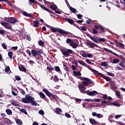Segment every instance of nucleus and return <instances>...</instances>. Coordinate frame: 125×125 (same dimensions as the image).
<instances>
[{
	"label": "nucleus",
	"instance_id": "nucleus-56",
	"mask_svg": "<svg viewBox=\"0 0 125 125\" xmlns=\"http://www.w3.org/2000/svg\"><path fill=\"white\" fill-rule=\"evenodd\" d=\"M77 17L78 18V19H82L83 18V15H81V14H78L77 15Z\"/></svg>",
	"mask_w": 125,
	"mask_h": 125
},
{
	"label": "nucleus",
	"instance_id": "nucleus-10",
	"mask_svg": "<svg viewBox=\"0 0 125 125\" xmlns=\"http://www.w3.org/2000/svg\"><path fill=\"white\" fill-rule=\"evenodd\" d=\"M98 76H100V77H101V78H103V79L105 80L106 81V82H110V81H111V78L110 77H107V76H104V74H103L101 73H98Z\"/></svg>",
	"mask_w": 125,
	"mask_h": 125
},
{
	"label": "nucleus",
	"instance_id": "nucleus-20",
	"mask_svg": "<svg viewBox=\"0 0 125 125\" xmlns=\"http://www.w3.org/2000/svg\"><path fill=\"white\" fill-rule=\"evenodd\" d=\"M35 59L37 60L38 63H40V61H42L43 60V58H42V56L40 55H38L36 57H35Z\"/></svg>",
	"mask_w": 125,
	"mask_h": 125
},
{
	"label": "nucleus",
	"instance_id": "nucleus-31",
	"mask_svg": "<svg viewBox=\"0 0 125 125\" xmlns=\"http://www.w3.org/2000/svg\"><path fill=\"white\" fill-rule=\"evenodd\" d=\"M6 113L8 115H12V111L10 109H6Z\"/></svg>",
	"mask_w": 125,
	"mask_h": 125
},
{
	"label": "nucleus",
	"instance_id": "nucleus-44",
	"mask_svg": "<svg viewBox=\"0 0 125 125\" xmlns=\"http://www.w3.org/2000/svg\"><path fill=\"white\" fill-rule=\"evenodd\" d=\"M93 31H92V34H93V35H96L97 34H98V31H97L96 30V29L95 28H93L92 29Z\"/></svg>",
	"mask_w": 125,
	"mask_h": 125
},
{
	"label": "nucleus",
	"instance_id": "nucleus-23",
	"mask_svg": "<svg viewBox=\"0 0 125 125\" xmlns=\"http://www.w3.org/2000/svg\"><path fill=\"white\" fill-rule=\"evenodd\" d=\"M92 104L84 103L83 104V108H88V107H92Z\"/></svg>",
	"mask_w": 125,
	"mask_h": 125
},
{
	"label": "nucleus",
	"instance_id": "nucleus-2",
	"mask_svg": "<svg viewBox=\"0 0 125 125\" xmlns=\"http://www.w3.org/2000/svg\"><path fill=\"white\" fill-rule=\"evenodd\" d=\"M50 30L53 33H57V32H58L59 34H62V35H69V34L70 33V32H69L66 31L58 28H56L53 27L50 28Z\"/></svg>",
	"mask_w": 125,
	"mask_h": 125
},
{
	"label": "nucleus",
	"instance_id": "nucleus-34",
	"mask_svg": "<svg viewBox=\"0 0 125 125\" xmlns=\"http://www.w3.org/2000/svg\"><path fill=\"white\" fill-rule=\"evenodd\" d=\"M38 44L40 45V46H43V45L44 44V42L42 41V40H40L38 41Z\"/></svg>",
	"mask_w": 125,
	"mask_h": 125
},
{
	"label": "nucleus",
	"instance_id": "nucleus-64",
	"mask_svg": "<svg viewBox=\"0 0 125 125\" xmlns=\"http://www.w3.org/2000/svg\"><path fill=\"white\" fill-rule=\"evenodd\" d=\"M0 35H4V30H3L2 29H0Z\"/></svg>",
	"mask_w": 125,
	"mask_h": 125
},
{
	"label": "nucleus",
	"instance_id": "nucleus-9",
	"mask_svg": "<svg viewBox=\"0 0 125 125\" xmlns=\"http://www.w3.org/2000/svg\"><path fill=\"white\" fill-rule=\"evenodd\" d=\"M2 26L7 29L8 30H12V27L8 26L9 24L7 22H5L4 21H2L0 22Z\"/></svg>",
	"mask_w": 125,
	"mask_h": 125
},
{
	"label": "nucleus",
	"instance_id": "nucleus-18",
	"mask_svg": "<svg viewBox=\"0 0 125 125\" xmlns=\"http://www.w3.org/2000/svg\"><path fill=\"white\" fill-rule=\"evenodd\" d=\"M3 121L4 123L6 124V125H12V124H13V122H12L10 119L7 118H4Z\"/></svg>",
	"mask_w": 125,
	"mask_h": 125
},
{
	"label": "nucleus",
	"instance_id": "nucleus-62",
	"mask_svg": "<svg viewBox=\"0 0 125 125\" xmlns=\"http://www.w3.org/2000/svg\"><path fill=\"white\" fill-rule=\"evenodd\" d=\"M64 115L66 117V118H68V119H70V118H71V115L68 113H65Z\"/></svg>",
	"mask_w": 125,
	"mask_h": 125
},
{
	"label": "nucleus",
	"instance_id": "nucleus-21",
	"mask_svg": "<svg viewBox=\"0 0 125 125\" xmlns=\"http://www.w3.org/2000/svg\"><path fill=\"white\" fill-rule=\"evenodd\" d=\"M85 67H86L87 68H88V69H89V70H90V71H91V72H92L93 73H95V74H98L99 72L98 71L92 68L91 66H89V65H87V64H86V66H85Z\"/></svg>",
	"mask_w": 125,
	"mask_h": 125
},
{
	"label": "nucleus",
	"instance_id": "nucleus-22",
	"mask_svg": "<svg viewBox=\"0 0 125 125\" xmlns=\"http://www.w3.org/2000/svg\"><path fill=\"white\" fill-rule=\"evenodd\" d=\"M64 19L65 21H67L71 25H75V21H73V20L68 18H64Z\"/></svg>",
	"mask_w": 125,
	"mask_h": 125
},
{
	"label": "nucleus",
	"instance_id": "nucleus-59",
	"mask_svg": "<svg viewBox=\"0 0 125 125\" xmlns=\"http://www.w3.org/2000/svg\"><path fill=\"white\" fill-rule=\"evenodd\" d=\"M39 113L40 115H44V112L42 110H39Z\"/></svg>",
	"mask_w": 125,
	"mask_h": 125
},
{
	"label": "nucleus",
	"instance_id": "nucleus-1",
	"mask_svg": "<svg viewBox=\"0 0 125 125\" xmlns=\"http://www.w3.org/2000/svg\"><path fill=\"white\" fill-rule=\"evenodd\" d=\"M20 101L22 102V103H25L26 104L31 103L32 106H37L38 105L37 102L35 101V98L31 96H29V95H26L24 99L21 98Z\"/></svg>",
	"mask_w": 125,
	"mask_h": 125
},
{
	"label": "nucleus",
	"instance_id": "nucleus-30",
	"mask_svg": "<svg viewBox=\"0 0 125 125\" xmlns=\"http://www.w3.org/2000/svg\"><path fill=\"white\" fill-rule=\"evenodd\" d=\"M32 3H35L36 4H40V3H39V2L36 1L35 0H32V1H29V2H28V4L29 5H32Z\"/></svg>",
	"mask_w": 125,
	"mask_h": 125
},
{
	"label": "nucleus",
	"instance_id": "nucleus-14",
	"mask_svg": "<svg viewBox=\"0 0 125 125\" xmlns=\"http://www.w3.org/2000/svg\"><path fill=\"white\" fill-rule=\"evenodd\" d=\"M87 44L91 47V48H94V47H98V45L91 42L90 41L89 42H87Z\"/></svg>",
	"mask_w": 125,
	"mask_h": 125
},
{
	"label": "nucleus",
	"instance_id": "nucleus-60",
	"mask_svg": "<svg viewBox=\"0 0 125 125\" xmlns=\"http://www.w3.org/2000/svg\"><path fill=\"white\" fill-rule=\"evenodd\" d=\"M87 57H88L89 58H92L93 57V55L91 54H87Z\"/></svg>",
	"mask_w": 125,
	"mask_h": 125
},
{
	"label": "nucleus",
	"instance_id": "nucleus-47",
	"mask_svg": "<svg viewBox=\"0 0 125 125\" xmlns=\"http://www.w3.org/2000/svg\"><path fill=\"white\" fill-rule=\"evenodd\" d=\"M10 71V67H9V66H7L5 68V72L6 73H8Z\"/></svg>",
	"mask_w": 125,
	"mask_h": 125
},
{
	"label": "nucleus",
	"instance_id": "nucleus-63",
	"mask_svg": "<svg viewBox=\"0 0 125 125\" xmlns=\"http://www.w3.org/2000/svg\"><path fill=\"white\" fill-rule=\"evenodd\" d=\"M16 81H21V78L19 76H17L15 77Z\"/></svg>",
	"mask_w": 125,
	"mask_h": 125
},
{
	"label": "nucleus",
	"instance_id": "nucleus-39",
	"mask_svg": "<svg viewBox=\"0 0 125 125\" xmlns=\"http://www.w3.org/2000/svg\"><path fill=\"white\" fill-rule=\"evenodd\" d=\"M101 66H104V67H107V66H108V63H107V62H102L101 63Z\"/></svg>",
	"mask_w": 125,
	"mask_h": 125
},
{
	"label": "nucleus",
	"instance_id": "nucleus-16",
	"mask_svg": "<svg viewBox=\"0 0 125 125\" xmlns=\"http://www.w3.org/2000/svg\"><path fill=\"white\" fill-rule=\"evenodd\" d=\"M39 6L42 8V9H43L44 10H45V11H47V12H49V13H51V14H54V15H56L55 13H54L53 12L51 11L50 10H49L48 8L41 5V4H39Z\"/></svg>",
	"mask_w": 125,
	"mask_h": 125
},
{
	"label": "nucleus",
	"instance_id": "nucleus-11",
	"mask_svg": "<svg viewBox=\"0 0 125 125\" xmlns=\"http://www.w3.org/2000/svg\"><path fill=\"white\" fill-rule=\"evenodd\" d=\"M94 27L96 28V29H97V30H99V29H100L101 31L100 32V33L101 34L102 33V32H103L104 33H105L106 32V30H105L104 27H103L101 25L98 26V25H94Z\"/></svg>",
	"mask_w": 125,
	"mask_h": 125
},
{
	"label": "nucleus",
	"instance_id": "nucleus-58",
	"mask_svg": "<svg viewBox=\"0 0 125 125\" xmlns=\"http://www.w3.org/2000/svg\"><path fill=\"white\" fill-rule=\"evenodd\" d=\"M119 44L120 45L119 47H122V48H125V44H124L123 43L119 42Z\"/></svg>",
	"mask_w": 125,
	"mask_h": 125
},
{
	"label": "nucleus",
	"instance_id": "nucleus-49",
	"mask_svg": "<svg viewBox=\"0 0 125 125\" xmlns=\"http://www.w3.org/2000/svg\"><path fill=\"white\" fill-rule=\"evenodd\" d=\"M1 45L4 49H7V46L6 45V44L4 43H2L1 44Z\"/></svg>",
	"mask_w": 125,
	"mask_h": 125
},
{
	"label": "nucleus",
	"instance_id": "nucleus-43",
	"mask_svg": "<svg viewBox=\"0 0 125 125\" xmlns=\"http://www.w3.org/2000/svg\"><path fill=\"white\" fill-rule=\"evenodd\" d=\"M11 104H12V105H13L14 106H15L16 107L19 106V104L13 101H11Z\"/></svg>",
	"mask_w": 125,
	"mask_h": 125
},
{
	"label": "nucleus",
	"instance_id": "nucleus-61",
	"mask_svg": "<svg viewBox=\"0 0 125 125\" xmlns=\"http://www.w3.org/2000/svg\"><path fill=\"white\" fill-rule=\"evenodd\" d=\"M20 91H21V94H22V95H25V94H26L25 91H24V90L23 89H21Z\"/></svg>",
	"mask_w": 125,
	"mask_h": 125
},
{
	"label": "nucleus",
	"instance_id": "nucleus-50",
	"mask_svg": "<svg viewBox=\"0 0 125 125\" xmlns=\"http://www.w3.org/2000/svg\"><path fill=\"white\" fill-rule=\"evenodd\" d=\"M106 74L108 76H110V77H114L115 76V74L114 73H112L109 72H107Z\"/></svg>",
	"mask_w": 125,
	"mask_h": 125
},
{
	"label": "nucleus",
	"instance_id": "nucleus-28",
	"mask_svg": "<svg viewBox=\"0 0 125 125\" xmlns=\"http://www.w3.org/2000/svg\"><path fill=\"white\" fill-rule=\"evenodd\" d=\"M19 70L21 72H26V68L24 67L22 65H21L19 66Z\"/></svg>",
	"mask_w": 125,
	"mask_h": 125
},
{
	"label": "nucleus",
	"instance_id": "nucleus-19",
	"mask_svg": "<svg viewBox=\"0 0 125 125\" xmlns=\"http://www.w3.org/2000/svg\"><path fill=\"white\" fill-rule=\"evenodd\" d=\"M104 50H105V51H106V52H108V53H111V54L115 55V56H117V57H119V55H118L116 53H114V52H113L112 50L107 48H104Z\"/></svg>",
	"mask_w": 125,
	"mask_h": 125
},
{
	"label": "nucleus",
	"instance_id": "nucleus-53",
	"mask_svg": "<svg viewBox=\"0 0 125 125\" xmlns=\"http://www.w3.org/2000/svg\"><path fill=\"white\" fill-rule=\"evenodd\" d=\"M47 70H49V71H54V68L52 66H47Z\"/></svg>",
	"mask_w": 125,
	"mask_h": 125
},
{
	"label": "nucleus",
	"instance_id": "nucleus-13",
	"mask_svg": "<svg viewBox=\"0 0 125 125\" xmlns=\"http://www.w3.org/2000/svg\"><path fill=\"white\" fill-rule=\"evenodd\" d=\"M39 94L40 96V98L43 99L45 101H46V102H48V99L46 98V96H45V95H44L42 92H40Z\"/></svg>",
	"mask_w": 125,
	"mask_h": 125
},
{
	"label": "nucleus",
	"instance_id": "nucleus-55",
	"mask_svg": "<svg viewBox=\"0 0 125 125\" xmlns=\"http://www.w3.org/2000/svg\"><path fill=\"white\" fill-rule=\"evenodd\" d=\"M85 62L88 63V64H91V65H94V63H92L91 62H90V60L88 59H86Z\"/></svg>",
	"mask_w": 125,
	"mask_h": 125
},
{
	"label": "nucleus",
	"instance_id": "nucleus-12",
	"mask_svg": "<svg viewBox=\"0 0 125 125\" xmlns=\"http://www.w3.org/2000/svg\"><path fill=\"white\" fill-rule=\"evenodd\" d=\"M79 88L81 92H82V93L87 94L88 91H85V87H84L83 85L81 84L79 86Z\"/></svg>",
	"mask_w": 125,
	"mask_h": 125
},
{
	"label": "nucleus",
	"instance_id": "nucleus-48",
	"mask_svg": "<svg viewBox=\"0 0 125 125\" xmlns=\"http://www.w3.org/2000/svg\"><path fill=\"white\" fill-rule=\"evenodd\" d=\"M55 70L56 72H60V67L58 66H55Z\"/></svg>",
	"mask_w": 125,
	"mask_h": 125
},
{
	"label": "nucleus",
	"instance_id": "nucleus-3",
	"mask_svg": "<svg viewBox=\"0 0 125 125\" xmlns=\"http://www.w3.org/2000/svg\"><path fill=\"white\" fill-rule=\"evenodd\" d=\"M61 51L63 55V56H65V57H69L70 56V54H72L74 51L73 50L70 49H61Z\"/></svg>",
	"mask_w": 125,
	"mask_h": 125
},
{
	"label": "nucleus",
	"instance_id": "nucleus-45",
	"mask_svg": "<svg viewBox=\"0 0 125 125\" xmlns=\"http://www.w3.org/2000/svg\"><path fill=\"white\" fill-rule=\"evenodd\" d=\"M112 104V105H113V106H116L117 107H120L121 106V104L116 102L112 103V104Z\"/></svg>",
	"mask_w": 125,
	"mask_h": 125
},
{
	"label": "nucleus",
	"instance_id": "nucleus-7",
	"mask_svg": "<svg viewBox=\"0 0 125 125\" xmlns=\"http://www.w3.org/2000/svg\"><path fill=\"white\" fill-rule=\"evenodd\" d=\"M31 53L32 54V56L35 58L36 57H37V56H38V55L42 54V51L33 49L31 50Z\"/></svg>",
	"mask_w": 125,
	"mask_h": 125
},
{
	"label": "nucleus",
	"instance_id": "nucleus-40",
	"mask_svg": "<svg viewBox=\"0 0 125 125\" xmlns=\"http://www.w3.org/2000/svg\"><path fill=\"white\" fill-rule=\"evenodd\" d=\"M20 112H21V113H24L25 115L28 114V113L26 111V109H25L24 108L21 109Z\"/></svg>",
	"mask_w": 125,
	"mask_h": 125
},
{
	"label": "nucleus",
	"instance_id": "nucleus-42",
	"mask_svg": "<svg viewBox=\"0 0 125 125\" xmlns=\"http://www.w3.org/2000/svg\"><path fill=\"white\" fill-rule=\"evenodd\" d=\"M107 103H110V101H101L102 105H107Z\"/></svg>",
	"mask_w": 125,
	"mask_h": 125
},
{
	"label": "nucleus",
	"instance_id": "nucleus-51",
	"mask_svg": "<svg viewBox=\"0 0 125 125\" xmlns=\"http://www.w3.org/2000/svg\"><path fill=\"white\" fill-rule=\"evenodd\" d=\"M5 1V2H6V3L8 4V5H9V6H11L12 4L8 0H5V1Z\"/></svg>",
	"mask_w": 125,
	"mask_h": 125
},
{
	"label": "nucleus",
	"instance_id": "nucleus-24",
	"mask_svg": "<svg viewBox=\"0 0 125 125\" xmlns=\"http://www.w3.org/2000/svg\"><path fill=\"white\" fill-rule=\"evenodd\" d=\"M70 46H72V48H77L79 45L78 43L75 42L74 41L71 42L70 44H69Z\"/></svg>",
	"mask_w": 125,
	"mask_h": 125
},
{
	"label": "nucleus",
	"instance_id": "nucleus-36",
	"mask_svg": "<svg viewBox=\"0 0 125 125\" xmlns=\"http://www.w3.org/2000/svg\"><path fill=\"white\" fill-rule=\"evenodd\" d=\"M16 123L17 125H22V121L19 119H17L16 120Z\"/></svg>",
	"mask_w": 125,
	"mask_h": 125
},
{
	"label": "nucleus",
	"instance_id": "nucleus-52",
	"mask_svg": "<svg viewBox=\"0 0 125 125\" xmlns=\"http://www.w3.org/2000/svg\"><path fill=\"white\" fill-rule=\"evenodd\" d=\"M83 85H84L85 86H87L88 85V83L86 81L82 82Z\"/></svg>",
	"mask_w": 125,
	"mask_h": 125
},
{
	"label": "nucleus",
	"instance_id": "nucleus-26",
	"mask_svg": "<svg viewBox=\"0 0 125 125\" xmlns=\"http://www.w3.org/2000/svg\"><path fill=\"white\" fill-rule=\"evenodd\" d=\"M73 76L74 77H76V76H82V74L81 73V72H80V71H73Z\"/></svg>",
	"mask_w": 125,
	"mask_h": 125
},
{
	"label": "nucleus",
	"instance_id": "nucleus-38",
	"mask_svg": "<svg viewBox=\"0 0 125 125\" xmlns=\"http://www.w3.org/2000/svg\"><path fill=\"white\" fill-rule=\"evenodd\" d=\"M119 62H120V60L118 59H114L112 61L113 64H117V63H119Z\"/></svg>",
	"mask_w": 125,
	"mask_h": 125
},
{
	"label": "nucleus",
	"instance_id": "nucleus-29",
	"mask_svg": "<svg viewBox=\"0 0 125 125\" xmlns=\"http://www.w3.org/2000/svg\"><path fill=\"white\" fill-rule=\"evenodd\" d=\"M50 8L52 9V10H56L57 9L58 7L57 6L56 4H52L50 6Z\"/></svg>",
	"mask_w": 125,
	"mask_h": 125
},
{
	"label": "nucleus",
	"instance_id": "nucleus-37",
	"mask_svg": "<svg viewBox=\"0 0 125 125\" xmlns=\"http://www.w3.org/2000/svg\"><path fill=\"white\" fill-rule=\"evenodd\" d=\"M63 69H64L65 71L66 72H69L70 71V69H69V67H68V66L66 64H63Z\"/></svg>",
	"mask_w": 125,
	"mask_h": 125
},
{
	"label": "nucleus",
	"instance_id": "nucleus-32",
	"mask_svg": "<svg viewBox=\"0 0 125 125\" xmlns=\"http://www.w3.org/2000/svg\"><path fill=\"white\" fill-rule=\"evenodd\" d=\"M69 10L72 12V13H76V12H77V10L72 6L70 7Z\"/></svg>",
	"mask_w": 125,
	"mask_h": 125
},
{
	"label": "nucleus",
	"instance_id": "nucleus-54",
	"mask_svg": "<svg viewBox=\"0 0 125 125\" xmlns=\"http://www.w3.org/2000/svg\"><path fill=\"white\" fill-rule=\"evenodd\" d=\"M97 118H98L99 119H101L102 118H103L104 116L103 115L100 114V113H98L97 115Z\"/></svg>",
	"mask_w": 125,
	"mask_h": 125
},
{
	"label": "nucleus",
	"instance_id": "nucleus-27",
	"mask_svg": "<svg viewBox=\"0 0 125 125\" xmlns=\"http://www.w3.org/2000/svg\"><path fill=\"white\" fill-rule=\"evenodd\" d=\"M89 122L91 125H97V122L94 119H89Z\"/></svg>",
	"mask_w": 125,
	"mask_h": 125
},
{
	"label": "nucleus",
	"instance_id": "nucleus-4",
	"mask_svg": "<svg viewBox=\"0 0 125 125\" xmlns=\"http://www.w3.org/2000/svg\"><path fill=\"white\" fill-rule=\"evenodd\" d=\"M42 91L44 92L45 94H46L47 96L51 98H53V99H54V100H55V99H56V98L58 97L56 95H53L52 93L49 92V91H48V90H47L46 88H43Z\"/></svg>",
	"mask_w": 125,
	"mask_h": 125
},
{
	"label": "nucleus",
	"instance_id": "nucleus-17",
	"mask_svg": "<svg viewBox=\"0 0 125 125\" xmlns=\"http://www.w3.org/2000/svg\"><path fill=\"white\" fill-rule=\"evenodd\" d=\"M31 26L37 28L40 26V21H34L33 22H31Z\"/></svg>",
	"mask_w": 125,
	"mask_h": 125
},
{
	"label": "nucleus",
	"instance_id": "nucleus-57",
	"mask_svg": "<svg viewBox=\"0 0 125 125\" xmlns=\"http://www.w3.org/2000/svg\"><path fill=\"white\" fill-rule=\"evenodd\" d=\"M116 95L118 97V98H120L121 97V93L119 91H116Z\"/></svg>",
	"mask_w": 125,
	"mask_h": 125
},
{
	"label": "nucleus",
	"instance_id": "nucleus-6",
	"mask_svg": "<svg viewBox=\"0 0 125 125\" xmlns=\"http://www.w3.org/2000/svg\"><path fill=\"white\" fill-rule=\"evenodd\" d=\"M92 41L96 42V43H99L100 42H106V39L105 38H99L97 37L96 38H92Z\"/></svg>",
	"mask_w": 125,
	"mask_h": 125
},
{
	"label": "nucleus",
	"instance_id": "nucleus-5",
	"mask_svg": "<svg viewBox=\"0 0 125 125\" xmlns=\"http://www.w3.org/2000/svg\"><path fill=\"white\" fill-rule=\"evenodd\" d=\"M79 78L81 81H85V82H87V83H88V84H91L92 85H94V84H95V83H94L92 80L89 79V78H87L86 77H80Z\"/></svg>",
	"mask_w": 125,
	"mask_h": 125
},
{
	"label": "nucleus",
	"instance_id": "nucleus-25",
	"mask_svg": "<svg viewBox=\"0 0 125 125\" xmlns=\"http://www.w3.org/2000/svg\"><path fill=\"white\" fill-rule=\"evenodd\" d=\"M62 112V109L59 107H57L55 109V113L57 115H61V113Z\"/></svg>",
	"mask_w": 125,
	"mask_h": 125
},
{
	"label": "nucleus",
	"instance_id": "nucleus-35",
	"mask_svg": "<svg viewBox=\"0 0 125 125\" xmlns=\"http://www.w3.org/2000/svg\"><path fill=\"white\" fill-rule=\"evenodd\" d=\"M78 63H79V64H81V65H82L83 66H86V63L83 61L79 60Z\"/></svg>",
	"mask_w": 125,
	"mask_h": 125
},
{
	"label": "nucleus",
	"instance_id": "nucleus-8",
	"mask_svg": "<svg viewBox=\"0 0 125 125\" xmlns=\"http://www.w3.org/2000/svg\"><path fill=\"white\" fill-rule=\"evenodd\" d=\"M17 21H18V20L14 17L8 18L7 21L8 23H11V24H15Z\"/></svg>",
	"mask_w": 125,
	"mask_h": 125
},
{
	"label": "nucleus",
	"instance_id": "nucleus-15",
	"mask_svg": "<svg viewBox=\"0 0 125 125\" xmlns=\"http://www.w3.org/2000/svg\"><path fill=\"white\" fill-rule=\"evenodd\" d=\"M96 94H98V92L96 91H88L87 92V95H89V96H95Z\"/></svg>",
	"mask_w": 125,
	"mask_h": 125
},
{
	"label": "nucleus",
	"instance_id": "nucleus-41",
	"mask_svg": "<svg viewBox=\"0 0 125 125\" xmlns=\"http://www.w3.org/2000/svg\"><path fill=\"white\" fill-rule=\"evenodd\" d=\"M13 54V53L11 51H9L8 52V56H9V58H10L11 60L12 59V55Z\"/></svg>",
	"mask_w": 125,
	"mask_h": 125
},
{
	"label": "nucleus",
	"instance_id": "nucleus-33",
	"mask_svg": "<svg viewBox=\"0 0 125 125\" xmlns=\"http://www.w3.org/2000/svg\"><path fill=\"white\" fill-rule=\"evenodd\" d=\"M66 42L67 43H69V44H70L71 43H72V42H74V40L70 38H67L66 40Z\"/></svg>",
	"mask_w": 125,
	"mask_h": 125
},
{
	"label": "nucleus",
	"instance_id": "nucleus-46",
	"mask_svg": "<svg viewBox=\"0 0 125 125\" xmlns=\"http://www.w3.org/2000/svg\"><path fill=\"white\" fill-rule=\"evenodd\" d=\"M103 95V98L104 100H107L108 96L106 94H102Z\"/></svg>",
	"mask_w": 125,
	"mask_h": 125
}]
</instances>
